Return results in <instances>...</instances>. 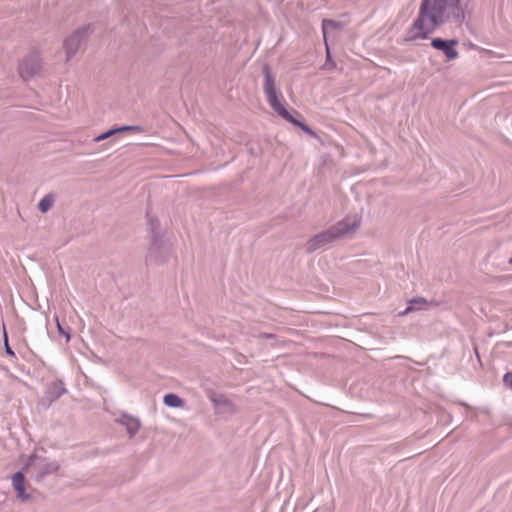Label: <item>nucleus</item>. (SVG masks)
<instances>
[{
    "label": "nucleus",
    "mask_w": 512,
    "mask_h": 512,
    "mask_svg": "<svg viewBox=\"0 0 512 512\" xmlns=\"http://www.w3.org/2000/svg\"><path fill=\"white\" fill-rule=\"evenodd\" d=\"M458 403L466 409L465 417L471 421L478 422L481 416H488L490 414V409L487 406L472 407L463 401Z\"/></svg>",
    "instance_id": "obj_12"
},
{
    "label": "nucleus",
    "mask_w": 512,
    "mask_h": 512,
    "mask_svg": "<svg viewBox=\"0 0 512 512\" xmlns=\"http://www.w3.org/2000/svg\"><path fill=\"white\" fill-rule=\"evenodd\" d=\"M262 72L264 76L263 92L271 108L284 120L299 127L308 135L314 136L315 134L313 130L304 122L294 118L293 115L287 110L284 103L280 100L281 93H279L276 89L275 77L271 72L270 66L265 64L262 68Z\"/></svg>",
    "instance_id": "obj_2"
},
{
    "label": "nucleus",
    "mask_w": 512,
    "mask_h": 512,
    "mask_svg": "<svg viewBox=\"0 0 512 512\" xmlns=\"http://www.w3.org/2000/svg\"><path fill=\"white\" fill-rule=\"evenodd\" d=\"M503 382L508 388H512V372H506L503 376Z\"/></svg>",
    "instance_id": "obj_22"
},
{
    "label": "nucleus",
    "mask_w": 512,
    "mask_h": 512,
    "mask_svg": "<svg viewBox=\"0 0 512 512\" xmlns=\"http://www.w3.org/2000/svg\"><path fill=\"white\" fill-rule=\"evenodd\" d=\"M54 203V197L52 194L45 195L38 203V209L42 213H46L50 210Z\"/></svg>",
    "instance_id": "obj_18"
},
{
    "label": "nucleus",
    "mask_w": 512,
    "mask_h": 512,
    "mask_svg": "<svg viewBox=\"0 0 512 512\" xmlns=\"http://www.w3.org/2000/svg\"><path fill=\"white\" fill-rule=\"evenodd\" d=\"M92 32L90 24L77 29L73 34L65 39L63 46L66 52L67 61H69L78 51L82 41Z\"/></svg>",
    "instance_id": "obj_6"
},
{
    "label": "nucleus",
    "mask_w": 512,
    "mask_h": 512,
    "mask_svg": "<svg viewBox=\"0 0 512 512\" xmlns=\"http://www.w3.org/2000/svg\"><path fill=\"white\" fill-rule=\"evenodd\" d=\"M163 403L167 407L171 408H179L182 407L184 404V401L181 397H179L177 394L174 393H168L163 398Z\"/></svg>",
    "instance_id": "obj_17"
},
{
    "label": "nucleus",
    "mask_w": 512,
    "mask_h": 512,
    "mask_svg": "<svg viewBox=\"0 0 512 512\" xmlns=\"http://www.w3.org/2000/svg\"><path fill=\"white\" fill-rule=\"evenodd\" d=\"M148 225L152 236L148 249V260L159 264L164 263L169 254V248L158 231L159 221L157 218L149 216Z\"/></svg>",
    "instance_id": "obj_5"
},
{
    "label": "nucleus",
    "mask_w": 512,
    "mask_h": 512,
    "mask_svg": "<svg viewBox=\"0 0 512 512\" xmlns=\"http://www.w3.org/2000/svg\"><path fill=\"white\" fill-rule=\"evenodd\" d=\"M262 72L264 76L263 92L271 108L284 120L299 127L308 135L314 136L315 134L313 130L304 122L294 118L293 115L287 110L284 103L280 100L281 93H279L276 89L275 77L271 72L270 66L265 64L262 68Z\"/></svg>",
    "instance_id": "obj_3"
},
{
    "label": "nucleus",
    "mask_w": 512,
    "mask_h": 512,
    "mask_svg": "<svg viewBox=\"0 0 512 512\" xmlns=\"http://www.w3.org/2000/svg\"><path fill=\"white\" fill-rule=\"evenodd\" d=\"M142 128L140 126H128V125H125V126H120V127H115V128H111L101 134H99L98 136H96L94 138V141L95 142H100V141H103V140H106L110 137H112L113 135H116L120 132H124V131H141Z\"/></svg>",
    "instance_id": "obj_13"
},
{
    "label": "nucleus",
    "mask_w": 512,
    "mask_h": 512,
    "mask_svg": "<svg viewBox=\"0 0 512 512\" xmlns=\"http://www.w3.org/2000/svg\"><path fill=\"white\" fill-rule=\"evenodd\" d=\"M58 466L55 463H45L43 459L33 458L26 466V471H37V478H42L45 474L56 471Z\"/></svg>",
    "instance_id": "obj_11"
},
{
    "label": "nucleus",
    "mask_w": 512,
    "mask_h": 512,
    "mask_svg": "<svg viewBox=\"0 0 512 512\" xmlns=\"http://www.w3.org/2000/svg\"><path fill=\"white\" fill-rule=\"evenodd\" d=\"M339 23L332 19H324L322 21V32L324 35V38L326 39V34L331 29H337L339 28Z\"/></svg>",
    "instance_id": "obj_19"
},
{
    "label": "nucleus",
    "mask_w": 512,
    "mask_h": 512,
    "mask_svg": "<svg viewBox=\"0 0 512 512\" xmlns=\"http://www.w3.org/2000/svg\"><path fill=\"white\" fill-rule=\"evenodd\" d=\"M457 44V39H443L436 37L431 40V46L434 49L441 51L448 61L458 58L459 53L456 49Z\"/></svg>",
    "instance_id": "obj_9"
},
{
    "label": "nucleus",
    "mask_w": 512,
    "mask_h": 512,
    "mask_svg": "<svg viewBox=\"0 0 512 512\" xmlns=\"http://www.w3.org/2000/svg\"><path fill=\"white\" fill-rule=\"evenodd\" d=\"M427 305H428V301L425 298H423V297L411 298L408 301V306L402 312V314L406 315V314H408V313H410L412 311L423 309Z\"/></svg>",
    "instance_id": "obj_16"
},
{
    "label": "nucleus",
    "mask_w": 512,
    "mask_h": 512,
    "mask_svg": "<svg viewBox=\"0 0 512 512\" xmlns=\"http://www.w3.org/2000/svg\"><path fill=\"white\" fill-rule=\"evenodd\" d=\"M264 336H265V337H267V338H271V337H272V334H267V333H265V334H264Z\"/></svg>",
    "instance_id": "obj_24"
},
{
    "label": "nucleus",
    "mask_w": 512,
    "mask_h": 512,
    "mask_svg": "<svg viewBox=\"0 0 512 512\" xmlns=\"http://www.w3.org/2000/svg\"><path fill=\"white\" fill-rule=\"evenodd\" d=\"M326 50H327V62L325 66L328 64V62L331 60V54L328 45L326 44Z\"/></svg>",
    "instance_id": "obj_23"
},
{
    "label": "nucleus",
    "mask_w": 512,
    "mask_h": 512,
    "mask_svg": "<svg viewBox=\"0 0 512 512\" xmlns=\"http://www.w3.org/2000/svg\"><path fill=\"white\" fill-rule=\"evenodd\" d=\"M56 323H57V330H58V333H59L60 335H63V336L66 338V341L68 342V341L70 340V338H71V335H70V331H69V329H68V328H64V327L60 324V322H59L58 318H56Z\"/></svg>",
    "instance_id": "obj_20"
},
{
    "label": "nucleus",
    "mask_w": 512,
    "mask_h": 512,
    "mask_svg": "<svg viewBox=\"0 0 512 512\" xmlns=\"http://www.w3.org/2000/svg\"><path fill=\"white\" fill-rule=\"evenodd\" d=\"M443 413L446 414L449 419H451V414H449V413H447L445 411Z\"/></svg>",
    "instance_id": "obj_25"
},
{
    "label": "nucleus",
    "mask_w": 512,
    "mask_h": 512,
    "mask_svg": "<svg viewBox=\"0 0 512 512\" xmlns=\"http://www.w3.org/2000/svg\"><path fill=\"white\" fill-rule=\"evenodd\" d=\"M42 67L40 56L37 52H31L19 64V75L27 81L36 76Z\"/></svg>",
    "instance_id": "obj_8"
},
{
    "label": "nucleus",
    "mask_w": 512,
    "mask_h": 512,
    "mask_svg": "<svg viewBox=\"0 0 512 512\" xmlns=\"http://www.w3.org/2000/svg\"><path fill=\"white\" fill-rule=\"evenodd\" d=\"M361 219L358 216H348L328 229L314 235L306 244V251L313 253L340 239L344 235L359 228Z\"/></svg>",
    "instance_id": "obj_4"
},
{
    "label": "nucleus",
    "mask_w": 512,
    "mask_h": 512,
    "mask_svg": "<svg viewBox=\"0 0 512 512\" xmlns=\"http://www.w3.org/2000/svg\"><path fill=\"white\" fill-rule=\"evenodd\" d=\"M115 422L125 428L129 438H133L141 427V421L138 417L125 412L121 413L120 416L115 419Z\"/></svg>",
    "instance_id": "obj_10"
},
{
    "label": "nucleus",
    "mask_w": 512,
    "mask_h": 512,
    "mask_svg": "<svg viewBox=\"0 0 512 512\" xmlns=\"http://www.w3.org/2000/svg\"><path fill=\"white\" fill-rule=\"evenodd\" d=\"M66 393L67 388L64 381L57 379L46 386L44 397L39 401V406L47 410L55 401Z\"/></svg>",
    "instance_id": "obj_7"
},
{
    "label": "nucleus",
    "mask_w": 512,
    "mask_h": 512,
    "mask_svg": "<svg viewBox=\"0 0 512 512\" xmlns=\"http://www.w3.org/2000/svg\"><path fill=\"white\" fill-rule=\"evenodd\" d=\"M508 263H509V264H512V258H509V259H508Z\"/></svg>",
    "instance_id": "obj_26"
},
{
    "label": "nucleus",
    "mask_w": 512,
    "mask_h": 512,
    "mask_svg": "<svg viewBox=\"0 0 512 512\" xmlns=\"http://www.w3.org/2000/svg\"><path fill=\"white\" fill-rule=\"evenodd\" d=\"M4 347H5V352L8 356L15 357V353L8 343V337H7L5 330H4Z\"/></svg>",
    "instance_id": "obj_21"
},
{
    "label": "nucleus",
    "mask_w": 512,
    "mask_h": 512,
    "mask_svg": "<svg viewBox=\"0 0 512 512\" xmlns=\"http://www.w3.org/2000/svg\"><path fill=\"white\" fill-rule=\"evenodd\" d=\"M210 400L218 411H220V409L231 411L233 408L231 401L223 394H213Z\"/></svg>",
    "instance_id": "obj_15"
},
{
    "label": "nucleus",
    "mask_w": 512,
    "mask_h": 512,
    "mask_svg": "<svg viewBox=\"0 0 512 512\" xmlns=\"http://www.w3.org/2000/svg\"><path fill=\"white\" fill-rule=\"evenodd\" d=\"M25 479L21 472H17L12 477V485L17 492L18 498L21 500L29 499V495L25 493Z\"/></svg>",
    "instance_id": "obj_14"
},
{
    "label": "nucleus",
    "mask_w": 512,
    "mask_h": 512,
    "mask_svg": "<svg viewBox=\"0 0 512 512\" xmlns=\"http://www.w3.org/2000/svg\"><path fill=\"white\" fill-rule=\"evenodd\" d=\"M461 0H422L419 14L413 23L417 32L414 39H426L434 30L448 22H458L464 18Z\"/></svg>",
    "instance_id": "obj_1"
}]
</instances>
